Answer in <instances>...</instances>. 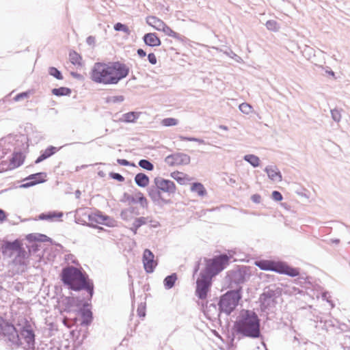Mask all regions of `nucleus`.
<instances>
[{
	"label": "nucleus",
	"mask_w": 350,
	"mask_h": 350,
	"mask_svg": "<svg viewBox=\"0 0 350 350\" xmlns=\"http://www.w3.org/2000/svg\"><path fill=\"white\" fill-rule=\"evenodd\" d=\"M144 42L150 46H159L161 42L155 33H148L144 36Z\"/></svg>",
	"instance_id": "16"
},
{
	"label": "nucleus",
	"mask_w": 350,
	"mask_h": 350,
	"mask_svg": "<svg viewBox=\"0 0 350 350\" xmlns=\"http://www.w3.org/2000/svg\"><path fill=\"white\" fill-rule=\"evenodd\" d=\"M177 280L176 274L167 276L164 280V284L167 288H171Z\"/></svg>",
	"instance_id": "30"
},
{
	"label": "nucleus",
	"mask_w": 350,
	"mask_h": 350,
	"mask_svg": "<svg viewBox=\"0 0 350 350\" xmlns=\"http://www.w3.org/2000/svg\"><path fill=\"white\" fill-rule=\"evenodd\" d=\"M179 139L181 141H189V142H197L198 141V139L194 137H187L184 136H179Z\"/></svg>",
	"instance_id": "45"
},
{
	"label": "nucleus",
	"mask_w": 350,
	"mask_h": 350,
	"mask_svg": "<svg viewBox=\"0 0 350 350\" xmlns=\"http://www.w3.org/2000/svg\"><path fill=\"white\" fill-rule=\"evenodd\" d=\"M332 116L334 120L339 121L341 118L340 113L337 109H334L332 111Z\"/></svg>",
	"instance_id": "43"
},
{
	"label": "nucleus",
	"mask_w": 350,
	"mask_h": 350,
	"mask_svg": "<svg viewBox=\"0 0 350 350\" xmlns=\"http://www.w3.org/2000/svg\"><path fill=\"white\" fill-rule=\"evenodd\" d=\"M135 202L139 203L143 207L147 206L148 201L147 199L144 197V194L141 192H138L135 195Z\"/></svg>",
	"instance_id": "33"
},
{
	"label": "nucleus",
	"mask_w": 350,
	"mask_h": 350,
	"mask_svg": "<svg viewBox=\"0 0 350 350\" xmlns=\"http://www.w3.org/2000/svg\"><path fill=\"white\" fill-rule=\"evenodd\" d=\"M110 176L120 182H123L124 180V178L121 174L118 173H111Z\"/></svg>",
	"instance_id": "44"
},
{
	"label": "nucleus",
	"mask_w": 350,
	"mask_h": 350,
	"mask_svg": "<svg viewBox=\"0 0 350 350\" xmlns=\"http://www.w3.org/2000/svg\"><path fill=\"white\" fill-rule=\"evenodd\" d=\"M46 174L44 172H39L31 174L27 178H26V180H29V182L23 184L22 187H29L39 183H44L46 180Z\"/></svg>",
	"instance_id": "12"
},
{
	"label": "nucleus",
	"mask_w": 350,
	"mask_h": 350,
	"mask_svg": "<svg viewBox=\"0 0 350 350\" xmlns=\"http://www.w3.org/2000/svg\"><path fill=\"white\" fill-rule=\"evenodd\" d=\"M124 120L127 122H133L138 118V113L136 112H129L123 116Z\"/></svg>",
	"instance_id": "31"
},
{
	"label": "nucleus",
	"mask_w": 350,
	"mask_h": 350,
	"mask_svg": "<svg viewBox=\"0 0 350 350\" xmlns=\"http://www.w3.org/2000/svg\"><path fill=\"white\" fill-rule=\"evenodd\" d=\"M178 120L174 118H166L161 121L163 126H174L178 124Z\"/></svg>",
	"instance_id": "28"
},
{
	"label": "nucleus",
	"mask_w": 350,
	"mask_h": 350,
	"mask_svg": "<svg viewBox=\"0 0 350 350\" xmlns=\"http://www.w3.org/2000/svg\"><path fill=\"white\" fill-rule=\"evenodd\" d=\"M330 75H332V76H334V72L333 71H331L329 72Z\"/></svg>",
	"instance_id": "51"
},
{
	"label": "nucleus",
	"mask_w": 350,
	"mask_h": 350,
	"mask_svg": "<svg viewBox=\"0 0 350 350\" xmlns=\"http://www.w3.org/2000/svg\"><path fill=\"white\" fill-rule=\"evenodd\" d=\"M61 279L69 288L76 291L85 289L92 297L94 285L87 275L78 268L73 266L64 268L62 271Z\"/></svg>",
	"instance_id": "3"
},
{
	"label": "nucleus",
	"mask_w": 350,
	"mask_h": 350,
	"mask_svg": "<svg viewBox=\"0 0 350 350\" xmlns=\"http://www.w3.org/2000/svg\"><path fill=\"white\" fill-rule=\"evenodd\" d=\"M56 150V148L53 146H51L46 148L43 152L38 157V158L36 160V163H38L43 160L49 158L51 155H53Z\"/></svg>",
	"instance_id": "23"
},
{
	"label": "nucleus",
	"mask_w": 350,
	"mask_h": 350,
	"mask_svg": "<svg viewBox=\"0 0 350 350\" xmlns=\"http://www.w3.org/2000/svg\"><path fill=\"white\" fill-rule=\"evenodd\" d=\"M171 177L180 185H185L191 180L187 174L179 171L172 172Z\"/></svg>",
	"instance_id": "20"
},
{
	"label": "nucleus",
	"mask_w": 350,
	"mask_h": 350,
	"mask_svg": "<svg viewBox=\"0 0 350 350\" xmlns=\"http://www.w3.org/2000/svg\"><path fill=\"white\" fill-rule=\"evenodd\" d=\"M24 161L25 156L22 152H14L10 159L8 169L13 170L21 166L23 163Z\"/></svg>",
	"instance_id": "14"
},
{
	"label": "nucleus",
	"mask_w": 350,
	"mask_h": 350,
	"mask_svg": "<svg viewBox=\"0 0 350 350\" xmlns=\"http://www.w3.org/2000/svg\"><path fill=\"white\" fill-rule=\"evenodd\" d=\"M163 192L162 191L159 190L156 187L150 189L148 191V195L154 202H167L168 201L165 200L163 197Z\"/></svg>",
	"instance_id": "18"
},
{
	"label": "nucleus",
	"mask_w": 350,
	"mask_h": 350,
	"mask_svg": "<svg viewBox=\"0 0 350 350\" xmlns=\"http://www.w3.org/2000/svg\"><path fill=\"white\" fill-rule=\"evenodd\" d=\"M144 268L146 273H152L158 265L157 260L154 259V254L148 249L144 251L142 256Z\"/></svg>",
	"instance_id": "10"
},
{
	"label": "nucleus",
	"mask_w": 350,
	"mask_h": 350,
	"mask_svg": "<svg viewBox=\"0 0 350 350\" xmlns=\"http://www.w3.org/2000/svg\"><path fill=\"white\" fill-rule=\"evenodd\" d=\"M269 178L273 182H280L282 180V176L280 172L275 166H268L265 168Z\"/></svg>",
	"instance_id": "17"
},
{
	"label": "nucleus",
	"mask_w": 350,
	"mask_h": 350,
	"mask_svg": "<svg viewBox=\"0 0 350 350\" xmlns=\"http://www.w3.org/2000/svg\"><path fill=\"white\" fill-rule=\"evenodd\" d=\"M71 93L70 89L66 87H61L59 88H54L52 90V94L57 96H68Z\"/></svg>",
	"instance_id": "26"
},
{
	"label": "nucleus",
	"mask_w": 350,
	"mask_h": 350,
	"mask_svg": "<svg viewBox=\"0 0 350 350\" xmlns=\"http://www.w3.org/2000/svg\"><path fill=\"white\" fill-rule=\"evenodd\" d=\"M148 61L149 62L152 64V65H154L157 64V57L156 55L154 54V53H149L148 55Z\"/></svg>",
	"instance_id": "42"
},
{
	"label": "nucleus",
	"mask_w": 350,
	"mask_h": 350,
	"mask_svg": "<svg viewBox=\"0 0 350 350\" xmlns=\"http://www.w3.org/2000/svg\"><path fill=\"white\" fill-rule=\"evenodd\" d=\"M114 29L116 31H123L126 35H129L131 33V31H130L129 27L126 26V25L122 24L121 23H117L114 25Z\"/></svg>",
	"instance_id": "32"
},
{
	"label": "nucleus",
	"mask_w": 350,
	"mask_h": 350,
	"mask_svg": "<svg viewBox=\"0 0 350 350\" xmlns=\"http://www.w3.org/2000/svg\"><path fill=\"white\" fill-rule=\"evenodd\" d=\"M229 263V257L226 255H220L215 256L212 259L206 261L205 273L207 275L213 278V276L217 275L224 270Z\"/></svg>",
	"instance_id": "6"
},
{
	"label": "nucleus",
	"mask_w": 350,
	"mask_h": 350,
	"mask_svg": "<svg viewBox=\"0 0 350 350\" xmlns=\"http://www.w3.org/2000/svg\"><path fill=\"white\" fill-rule=\"evenodd\" d=\"M69 59L70 62L77 66H82V57L81 56L75 51H71L69 53Z\"/></svg>",
	"instance_id": "24"
},
{
	"label": "nucleus",
	"mask_w": 350,
	"mask_h": 350,
	"mask_svg": "<svg viewBox=\"0 0 350 350\" xmlns=\"http://www.w3.org/2000/svg\"><path fill=\"white\" fill-rule=\"evenodd\" d=\"M109 219L110 218L108 216L103 215L99 211L92 213L89 215V220L92 223L109 225L108 221Z\"/></svg>",
	"instance_id": "15"
},
{
	"label": "nucleus",
	"mask_w": 350,
	"mask_h": 350,
	"mask_svg": "<svg viewBox=\"0 0 350 350\" xmlns=\"http://www.w3.org/2000/svg\"><path fill=\"white\" fill-rule=\"evenodd\" d=\"M117 162L121 165H124V166H128L130 165V163L126 160V159H119L117 160Z\"/></svg>",
	"instance_id": "47"
},
{
	"label": "nucleus",
	"mask_w": 350,
	"mask_h": 350,
	"mask_svg": "<svg viewBox=\"0 0 350 350\" xmlns=\"http://www.w3.org/2000/svg\"><path fill=\"white\" fill-rule=\"evenodd\" d=\"M271 196L272 198L275 201H281L282 200V196L279 191H273Z\"/></svg>",
	"instance_id": "41"
},
{
	"label": "nucleus",
	"mask_w": 350,
	"mask_h": 350,
	"mask_svg": "<svg viewBox=\"0 0 350 350\" xmlns=\"http://www.w3.org/2000/svg\"><path fill=\"white\" fill-rule=\"evenodd\" d=\"M81 314L83 318V323L85 324H88L92 319V312L89 310H83L81 311Z\"/></svg>",
	"instance_id": "37"
},
{
	"label": "nucleus",
	"mask_w": 350,
	"mask_h": 350,
	"mask_svg": "<svg viewBox=\"0 0 350 350\" xmlns=\"http://www.w3.org/2000/svg\"><path fill=\"white\" fill-rule=\"evenodd\" d=\"M139 165L141 167L149 171L152 170L154 168L153 165L149 161L146 159L140 160L139 162Z\"/></svg>",
	"instance_id": "36"
},
{
	"label": "nucleus",
	"mask_w": 350,
	"mask_h": 350,
	"mask_svg": "<svg viewBox=\"0 0 350 350\" xmlns=\"http://www.w3.org/2000/svg\"><path fill=\"white\" fill-rule=\"evenodd\" d=\"M49 73L50 75L54 77L57 79L62 80L63 76L62 73L55 67H50L49 68Z\"/></svg>",
	"instance_id": "35"
},
{
	"label": "nucleus",
	"mask_w": 350,
	"mask_h": 350,
	"mask_svg": "<svg viewBox=\"0 0 350 350\" xmlns=\"http://www.w3.org/2000/svg\"><path fill=\"white\" fill-rule=\"evenodd\" d=\"M6 321L1 317H0V329H1Z\"/></svg>",
	"instance_id": "50"
},
{
	"label": "nucleus",
	"mask_w": 350,
	"mask_h": 350,
	"mask_svg": "<svg viewBox=\"0 0 350 350\" xmlns=\"http://www.w3.org/2000/svg\"><path fill=\"white\" fill-rule=\"evenodd\" d=\"M244 159L249 162L253 167H258L260 165L259 158L254 154H247L244 157Z\"/></svg>",
	"instance_id": "29"
},
{
	"label": "nucleus",
	"mask_w": 350,
	"mask_h": 350,
	"mask_svg": "<svg viewBox=\"0 0 350 350\" xmlns=\"http://www.w3.org/2000/svg\"><path fill=\"white\" fill-rule=\"evenodd\" d=\"M136 184L141 187H146L150 183L149 178L145 174L139 173L135 177Z\"/></svg>",
	"instance_id": "22"
},
{
	"label": "nucleus",
	"mask_w": 350,
	"mask_h": 350,
	"mask_svg": "<svg viewBox=\"0 0 350 350\" xmlns=\"http://www.w3.org/2000/svg\"><path fill=\"white\" fill-rule=\"evenodd\" d=\"M21 250L20 244L18 241L6 242L1 246V252L3 254L11 256L13 252H18Z\"/></svg>",
	"instance_id": "13"
},
{
	"label": "nucleus",
	"mask_w": 350,
	"mask_h": 350,
	"mask_svg": "<svg viewBox=\"0 0 350 350\" xmlns=\"http://www.w3.org/2000/svg\"><path fill=\"white\" fill-rule=\"evenodd\" d=\"M7 219V215L4 211L0 209V223L3 222Z\"/></svg>",
	"instance_id": "46"
},
{
	"label": "nucleus",
	"mask_w": 350,
	"mask_h": 350,
	"mask_svg": "<svg viewBox=\"0 0 350 350\" xmlns=\"http://www.w3.org/2000/svg\"><path fill=\"white\" fill-rule=\"evenodd\" d=\"M137 312L139 317H144L146 316V306L144 304L138 306Z\"/></svg>",
	"instance_id": "40"
},
{
	"label": "nucleus",
	"mask_w": 350,
	"mask_h": 350,
	"mask_svg": "<svg viewBox=\"0 0 350 350\" xmlns=\"http://www.w3.org/2000/svg\"><path fill=\"white\" fill-rule=\"evenodd\" d=\"M260 199L261 197L258 194H254L252 196V200L256 203H259L260 202Z\"/></svg>",
	"instance_id": "48"
},
{
	"label": "nucleus",
	"mask_w": 350,
	"mask_h": 350,
	"mask_svg": "<svg viewBox=\"0 0 350 350\" xmlns=\"http://www.w3.org/2000/svg\"><path fill=\"white\" fill-rule=\"evenodd\" d=\"M211 282L212 278L210 276L203 273L200 274V278L196 281V293L200 299H204L206 298Z\"/></svg>",
	"instance_id": "8"
},
{
	"label": "nucleus",
	"mask_w": 350,
	"mask_h": 350,
	"mask_svg": "<svg viewBox=\"0 0 350 350\" xmlns=\"http://www.w3.org/2000/svg\"><path fill=\"white\" fill-rule=\"evenodd\" d=\"M1 329L4 335L11 336L16 333L15 327L8 322H5Z\"/></svg>",
	"instance_id": "27"
},
{
	"label": "nucleus",
	"mask_w": 350,
	"mask_h": 350,
	"mask_svg": "<svg viewBox=\"0 0 350 350\" xmlns=\"http://www.w3.org/2000/svg\"><path fill=\"white\" fill-rule=\"evenodd\" d=\"M21 336L25 338L26 342L28 344L29 347H31L34 343L35 335L33 332L27 327H24L21 332Z\"/></svg>",
	"instance_id": "21"
},
{
	"label": "nucleus",
	"mask_w": 350,
	"mask_h": 350,
	"mask_svg": "<svg viewBox=\"0 0 350 350\" xmlns=\"http://www.w3.org/2000/svg\"><path fill=\"white\" fill-rule=\"evenodd\" d=\"M146 23L148 25L159 31H162L165 36L180 40V36L174 31L164 21L154 16H150L146 18Z\"/></svg>",
	"instance_id": "7"
},
{
	"label": "nucleus",
	"mask_w": 350,
	"mask_h": 350,
	"mask_svg": "<svg viewBox=\"0 0 350 350\" xmlns=\"http://www.w3.org/2000/svg\"><path fill=\"white\" fill-rule=\"evenodd\" d=\"M63 213L62 212H49L47 213H42L38 215V219L40 220H48L53 221L56 220H60L62 217Z\"/></svg>",
	"instance_id": "19"
},
{
	"label": "nucleus",
	"mask_w": 350,
	"mask_h": 350,
	"mask_svg": "<svg viewBox=\"0 0 350 350\" xmlns=\"http://www.w3.org/2000/svg\"><path fill=\"white\" fill-rule=\"evenodd\" d=\"M255 265L264 271H272L280 274H285L291 277L299 275V271L297 268L288 265L286 262L274 261L271 260H260L254 262Z\"/></svg>",
	"instance_id": "4"
},
{
	"label": "nucleus",
	"mask_w": 350,
	"mask_h": 350,
	"mask_svg": "<svg viewBox=\"0 0 350 350\" xmlns=\"http://www.w3.org/2000/svg\"><path fill=\"white\" fill-rule=\"evenodd\" d=\"M30 94V92H25L20 94H18L14 96V100L17 102L22 99L28 98Z\"/></svg>",
	"instance_id": "39"
},
{
	"label": "nucleus",
	"mask_w": 350,
	"mask_h": 350,
	"mask_svg": "<svg viewBox=\"0 0 350 350\" xmlns=\"http://www.w3.org/2000/svg\"><path fill=\"white\" fill-rule=\"evenodd\" d=\"M190 157L183 152H176L168 155L165 159V162L169 166L185 165L190 163Z\"/></svg>",
	"instance_id": "9"
},
{
	"label": "nucleus",
	"mask_w": 350,
	"mask_h": 350,
	"mask_svg": "<svg viewBox=\"0 0 350 350\" xmlns=\"http://www.w3.org/2000/svg\"><path fill=\"white\" fill-rule=\"evenodd\" d=\"M155 187L159 190L168 194L174 193L176 190V187L174 183L170 180L164 178H156L154 180Z\"/></svg>",
	"instance_id": "11"
},
{
	"label": "nucleus",
	"mask_w": 350,
	"mask_h": 350,
	"mask_svg": "<svg viewBox=\"0 0 350 350\" xmlns=\"http://www.w3.org/2000/svg\"><path fill=\"white\" fill-rule=\"evenodd\" d=\"M193 192L197 193L200 196H204L206 194V189L204 185L200 183H195L191 187Z\"/></svg>",
	"instance_id": "25"
},
{
	"label": "nucleus",
	"mask_w": 350,
	"mask_h": 350,
	"mask_svg": "<svg viewBox=\"0 0 350 350\" xmlns=\"http://www.w3.org/2000/svg\"><path fill=\"white\" fill-rule=\"evenodd\" d=\"M265 25L269 30L272 31H278L279 29V25L274 20L267 21Z\"/></svg>",
	"instance_id": "34"
},
{
	"label": "nucleus",
	"mask_w": 350,
	"mask_h": 350,
	"mask_svg": "<svg viewBox=\"0 0 350 350\" xmlns=\"http://www.w3.org/2000/svg\"><path fill=\"white\" fill-rule=\"evenodd\" d=\"M129 73V68L124 64L116 62H96L90 72V79L96 83L117 84Z\"/></svg>",
	"instance_id": "1"
},
{
	"label": "nucleus",
	"mask_w": 350,
	"mask_h": 350,
	"mask_svg": "<svg viewBox=\"0 0 350 350\" xmlns=\"http://www.w3.org/2000/svg\"><path fill=\"white\" fill-rule=\"evenodd\" d=\"M137 54L141 57H145L146 55V52L143 49H139L137 50Z\"/></svg>",
	"instance_id": "49"
},
{
	"label": "nucleus",
	"mask_w": 350,
	"mask_h": 350,
	"mask_svg": "<svg viewBox=\"0 0 350 350\" xmlns=\"http://www.w3.org/2000/svg\"><path fill=\"white\" fill-rule=\"evenodd\" d=\"M241 299V291H230L223 295L218 304L221 312L230 314Z\"/></svg>",
	"instance_id": "5"
},
{
	"label": "nucleus",
	"mask_w": 350,
	"mask_h": 350,
	"mask_svg": "<svg viewBox=\"0 0 350 350\" xmlns=\"http://www.w3.org/2000/svg\"><path fill=\"white\" fill-rule=\"evenodd\" d=\"M233 329L242 336L258 338L261 336L260 320L253 310H241L234 321Z\"/></svg>",
	"instance_id": "2"
},
{
	"label": "nucleus",
	"mask_w": 350,
	"mask_h": 350,
	"mask_svg": "<svg viewBox=\"0 0 350 350\" xmlns=\"http://www.w3.org/2000/svg\"><path fill=\"white\" fill-rule=\"evenodd\" d=\"M239 109L245 114H249L252 112V107L250 105L243 103L239 105Z\"/></svg>",
	"instance_id": "38"
}]
</instances>
